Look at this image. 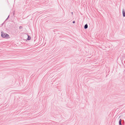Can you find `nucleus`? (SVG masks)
<instances>
[{"mask_svg": "<svg viewBox=\"0 0 125 125\" xmlns=\"http://www.w3.org/2000/svg\"><path fill=\"white\" fill-rule=\"evenodd\" d=\"M1 36L4 38H9V35L3 32H1Z\"/></svg>", "mask_w": 125, "mask_h": 125, "instance_id": "f257e3e1", "label": "nucleus"}, {"mask_svg": "<svg viewBox=\"0 0 125 125\" xmlns=\"http://www.w3.org/2000/svg\"><path fill=\"white\" fill-rule=\"evenodd\" d=\"M123 14L124 17L125 16V12L123 10Z\"/></svg>", "mask_w": 125, "mask_h": 125, "instance_id": "f03ea898", "label": "nucleus"}, {"mask_svg": "<svg viewBox=\"0 0 125 125\" xmlns=\"http://www.w3.org/2000/svg\"><path fill=\"white\" fill-rule=\"evenodd\" d=\"M28 38H27V39L28 40H30L31 39V37L29 36L28 35Z\"/></svg>", "mask_w": 125, "mask_h": 125, "instance_id": "7ed1b4c3", "label": "nucleus"}, {"mask_svg": "<svg viewBox=\"0 0 125 125\" xmlns=\"http://www.w3.org/2000/svg\"><path fill=\"white\" fill-rule=\"evenodd\" d=\"M87 27H88L87 25V24H85L84 26V28L86 29L87 28Z\"/></svg>", "mask_w": 125, "mask_h": 125, "instance_id": "20e7f679", "label": "nucleus"}, {"mask_svg": "<svg viewBox=\"0 0 125 125\" xmlns=\"http://www.w3.org/2000/svg\"><path fill=\"white\" fill-rule=\"evenodd\" d=\"M121 119H120L119 121V124L120 125H122V124H121Z\"/></svg>", "mask_w": 125, "mask_h": 125, "instance_id": "39448f33", "label": "nucleus"}, {"mask_svg": "<svg viewBox=\"0 0 125 125\" xmlns=\"http://www.w3.org/2000/svg\"><path fill=\"white\" fill-rule=\"evenodd\" d=\"M75 23V21H73V23Z\"/></svg>", "mask_w": 125, "mask_h": 125, "instance_id": "423d86ee", "label": "nucleus"}]
</instances>
